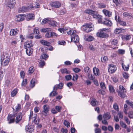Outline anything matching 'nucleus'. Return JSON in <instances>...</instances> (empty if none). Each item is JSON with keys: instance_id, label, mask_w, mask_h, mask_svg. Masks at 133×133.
Wrapping results in <instances>:
<instances>
[{"instance_id": "nucleus-1", "label": "nucleus", "mask_w": 133, "mask_h": 133, "mask_svg": "<svg viewBox=\"0 0 133 133\" xmlns=\"http://www.w3.org/2000/svg\"><path fill=\"white\" fill-rule=\"evenodd\" d=\"M1 64L3 66H6L9 63L10 60V56L9 54L4 53L1 57Z\"/></svg>"}, {"instance_id": "nucleus-2", "label": "nucleus", "mask_w": 133, "mask_h": 133, "mask_svg": "<svg viewBox=\"0 0 133 133\" xmlns=\"http://www.w3.org/2000/svg\"><path fill=\"white\" fill-rule=\"evenodd\" d=\"M116 91L118 93V95L122 98H124L126 96L125 93L126 91V90L122 85L119 86V89H117Z\"/></svg>"}, {"instance_id": "nucleus-3", "label": "nucleus", "mask_w": 133, "mask_h": 133, "mask_svg": "<svg viewBox=\"0 0 133 133\" xmlns=\"http://www.w3.org/2000/svg\"><path fill=\"white\" fill-rule=\"evenodd\" d=\"M36 117L37 114H36L33 115L32 112H30V116L29 117V120H30L32 119V122H34L36 124H37V127L38 128H40L42 127V125L40 124H38L39 121H37L36 120Z\"/></svg>"}, {"instance_id": "nucleus-4", "label": "nucleus", "mask_w": 133, "mask_h": 133, "mask_svg": "<svg viewBox=\"0 0 133 133\" xmlns=\"http://www.w3.org/2000/svg\"><path fill=\"white\" fill-rule=\"evenodd\" d=\"M93 26L92 24H87L83 26L82 29L87 32H88L94 29Z\"/></svg>"}, {"instance_id": "nucleus-5", "label": "nucleus", "mask_w": 133, "mask_h": 133, "mask_svg": "<svg viewBox=\"0 0 133 133\" xmlns=\"http://www.w3.org/2000/svg\"><path fill=\"white\" fill-rule=\"evenodd\" d=\"M107 29L106 28H104L102 29L99 32L97 33L96 35L97 36L102 38H106L108 37L109 35L108 34L105 32L106 30Z\"/></svg>"}, {"instance_id": "nucleus-6", "label": "nucleus", "mask_w": 133, "mask_h": 133, "mask_svg": "<svg viewBox=\"0 0 133 133\" xmlns=\"http://www.w3.org/2000/svg\"><path fill=\"white\" fill-rule=\"evenodd\" d=\"M85 13L92 16L94 18L99 17L100 15H99L97 12L96 11H93L90 9H87L85 11Z\"/></svg>"}, {"instance_id": "nucleus-7", "label": "nucleus", "mask_w": 133, "mask_h": 133, "mask_svg": "<svg viewBox=\"0 0 133 133\" xmlns=\"http://www.w3.org/2000/svg\"><path fill=\"white\" fill-rule=\"evenodd\" d=\"M12 117H15L14 118L15 120V122L16 123H18L22 119V113L20 112L18 114L16 113L15 112H14L12 116Z\"/></svg>"}, {"instance_id": "nucleus-8", "label": "nucleus", "mask_w": 133, "mask_h": 133, "mask_svg": "<svg viewBox=\"0 0 133 133\" xmlns=\"http://www.w3.org/2000/svg\"><path fill=\"white\" fill-rule=\"evenodd\" d=\"M116 70V67L113 64H110L109 65L108 71L109 73L111 74L114 73L115 72Z\"/></svg>"}, {"instance_id": "nucleus-9", "label": "nucleus", "mask_w": 133, "mask_h": 133, "mask_svg": "<svg viewBox=\"0 0 133 133\" xmlns=\"http://www.w3.org/2000/svg\"><path fill=\"white\" fill-rule=\"evenodd\" d=\"M33 45V43H32L31 40L28 41L25 43L24 45V48L25 49L30 48Z\"/></svg>"}, {"instance_id": "nucleus-10", "label": "nucleus", "mask_w": 133, "mask_h": 133, "mask_svg": "<svg viewBox=\"0 0 133 133\" xmlns=\"http://www.w3.org/2000/svg\"><path fill=\"white\" fill-rule=\"evenodd\" d=\"M25 16L26 17V19L27 21L33 20L35 17L34 14L32 13H29L26 15H25Z\"/></svg>"}, {"instance_id": "nucleus-11", "label": "nucleus", "mask_w": 133, "mask_h": 133, "mask_svg": "<svg viewBox=\"0 0 133 133\" xmlns=\"http://www.w3.org/2000/svg\"><path fill=\"white\" fill-rule=\"evenodd\" d=\"M52 7L56 8H58L61 6V3L59 2L55 1L52 2L51 4Z\"/></svg>"}, {"instance_id": "nucleus-12", "label": "nucleus", "mask_w": 133, "mask_h": 133, "mask_svg": "<svg viewBox=\"0 0 133 133\" xmlns=\"http://www.w3.org/2000/svg\"><path fill=\"white\" fill-rule=\"evenodd\" d=\"M21 108V105L19 104H15L13 106V109L14 111H15L16 113H17Z\"/></svg>"}, {"instance_id": "nucleus-13", "label": "nucleus", "mask_w": 133, "mask_h": 133, "mask_svg": "<svg viewBox=\"0 0 133 133\" xmlns=\"http://www.w3.org/2000/svg\"><path fill=\"white\" fill-rule=\"evenodd\" d=\"M49 110V108L46 105H44L43 106V110L42 112V114L44 116L47 115V114Z\"/></svg>"}, {"instance_id": "nucleus-14", "label": "nucleus", "mask_w": 133, "mask_h": 133, "mask_svg": "<svg viewBox=\"0 0 133 133\" xmlns=\"http://www.w3.org/2000/svg\"><path fill=\"white\" fill-rule=\"evenodd\" d=\"M71 42H73L75 43L78 42L79 41V38L78 36L76 34H75L72 36L71 38Z\"/></svg>"}, {"instance_id": "nucleus-15", "label": "nucleus", "mask_w": 133, "mask_h": 133, "mask_svg": "<svg viewBox=\"0 0 133 133\" xmlns=\"http://www.w3.org/2000/svg\"><path fill=\"white\" fill-rule=\"evenodd\" d=\"M117 19V16H116L115 17V19L117 22H119L120 24L122 25L125 26L126 25V23L125 22L121 21L120 19V18L118 16Z\"/></svg>"}, {"instance_id": "nucleus-16", "label": "nucleus", "mask_w": 133, "mask_h": 133, "mask_svg": "<svg viewBox=\"0 0 133 133\" xmlns=\"http://www.w3.org/2000/svg\"><path fill=\"white\" fill-rule=\"evenodd\" d=\"M16 3L15 0H10L8 2L7 6L10 8H13Z\"/></svg>"}, {"instance_id": "nucleus-17", "label": "nucleus", "mask_w": 133, "mask_h": 133, "mask_svg": "<svg viewBox=\"0 0 133 133\" xmlns=\"http://www.w3.org/2000/svg\"><path fill=\"white\" fill-rule=\"evenodd\" d=\"M25 15L23 14V15H18L16 16V20L18 22H20L23 21L25 19Z\"/></svg>"}, {"instance_id": "nucleus-18", "label": "nucleus", "mask_w": 133, "mask_h": 133, "mask_svg": "<svg viewBox=\"0 0 133 133\" xmlns=\"http://www.w3.org/2000/svg\"><path fill=\"white\" fill-rule=\"evenodd\" d=\"M90 103L92 106L93 107L97 106L98 104V102L95 98H92L91 100Z\"/></svg>"}, {"instance_id": "nucleus-19", "label": "nucleus", "mask_w": 133, "mask_h": 133, "mask_svg": "<svg viewBox=\"0 0 133 133\" xmlns=\"http://www.w3.org/2000/svg\"><path fill=\"white\" fill-rule=\"evenodd\" d=\"M103 23L109 26H111L112 25V22L110 20L105 19L103 21Z\"/></svg>"}, {"instance_id": "nucleus-20", "label": "nucleus", "mask_w": 133, "mask_h": 133, "mask_svg": "<svg viewBox=\"0 0 133 133\" xmlns=\"http://www.w3.org/2000/svg\"><path fill=\"white\" fill-rule=\"evenodd\" d=\"M102 12L106 16L108 17H111L112 15V13L111 12L106 9H103Z\"/></svg>"}, {"instance_id": "nucleus-21", "label": "nucleus", "mask_w": 133, "mask_h": 133, "mask_svg": "<svg viewBox=\"0 0 133 133\" xmlns=\"http://www.w3.org/2000/svg\"><path fill=\"white\" fill-rule=\"evenodd\" d=\"M63 85V84L61 83L59 84L55 85L53 89L55 90H56L58 89H61L62 88Z\"/></svg>"}, {"instance_id": "nucleus-22", "label": "nucleus", "mask_w": 133, "mask_h": 133, "mask_svg": "<svg viewBox=\"0 0 133 133\" xmlns=\"http://www.w3.org/2000/svg\"><path fill=\"white\" fill-rule=\"evenodd\" d=\"M18 30L17 29H12L10 31V34L11 36H14L18 33Z\"/></svg>"}, {"instance_id": "nucleus-23", "label": "nucleus", "mask_w": 133, "mask_h": 133, "mask_svg": "<svg viewBox=\"0 0 133 133\" xmlns=\"http://www.w3.org/2000/svg\"><path fill=\"white\" fill-rule=\"evenodd\" d=\"M103 117L104 119L108 120L110 118L111 116L109 113L107 112L103 115Z\"/></svg>"}, {"instance_id": "nucleus-24", "label": "nucleus", "mask_w": 133, "mask_h": 133, "mask_svg": "<svg viewBox=\"0 0 133 133\" xmlns=\"http://www.w3.org/2000/svg\"><path fill=\"white\" fill-rule=\"evenodd\" d=\"M18 11L20 12H24L28 11V8L27 7H22L18 9Z\"/></svg>"}, {"instance_id": "nucleus-25", "label": "nucleus", "mask_w": 133, "mask_h": 133, "mask_svg": "<svg viewBox=\"0 0 133 133\" xmlns=\"http://www.w3.org/2000/svg\"><path fill=\"white\" fill-rule=\"evenodd\" d=\"M93 71L94 74L96 76H99V70L96 67H94L93 69Z\"/></svg>"}, {"instance_id": "nucleus-26", "label": "nucleus", "mask_w": 133, "mask_h": 133, "mask_svg": "<svg viewBox=\"0 0 133 133\" xmlns=\"http://www.w3.org/2000/svg\"><path fill=\"white\" fill-rule=\"evenodd\" d=\"M40 42L43 45L48 46H49L50 44V42L44 40H40Z\"/></svg>"}, {"instance_id": "nucleus-27", "label": "nucleus", "mask_w": 133, "mask_h": 133, "mask_svg": "<svg viewBox=\"0 0 133 133\" xmlns=\"http://www.w3.org/2000/svg\"><path fill=\"white\" fill-rule=\"evenodd\" d=\"M26 54L28 55H30L32 54L33 51V49L31 48L25 49Z\"/></svg>"}, {"instance_id": "nucleus-28", "label": "nucleus", "mask_w": 133, "mask_h": 133, "mask_svg": "<svg viewBox=\"0 0 133 133\" xmlns=\"http://www.w3.org/2000/svg\"><path fill=\"white\" fill-rule=\"evenodd\" d=\"M11 115H9L7 118L8 121V123L11 124L15 122L14 118H11Z\"/></svg>"}, {"instance_id": "nucleus-29", "label": "nucleus", "mask_w": 133, "mask_h": 133, "mask_svg": "<svg viewBox=\"0 0 133 133\" xmlns=\"http://www.w3.org/2000/svg\"><path fill=\"white\" fill-rule=\"evenodd\" d=\"M43 48H42L41 50L42 51L43 53L41 55V57L42 59L46 60V59L48 58V56L47 55L44 53L43 51Z\"/></svg>"}, {"instance_id": "nucleus-30", "label": "nucleus", "mask_w": 133, "mask_h": 133, "mask_svg": "<svg viewBox=\"0 0 133 133\" xmlns=\"http://www.w3.org/2000/svg\"><path fill=\"white\" fill-rule=\"evenodd\" d=\"M50 21V19L48 18H45L42 20L41 23L42 24H45L46 23H48L49 24V21Z\"/></svg>"}, {"instance_id": "nucleus-31", "label": "nucleus", "mask_w": 133, "mask_h": 133, "mask_svg": "<svg viewBox=\"0 0 133 133\" xmlns=\"http://www.w3.org/2000/svg\"><path fill=\"white\" fill-rule=\"evenodd\" d=\"M49 24H50L51 26H52L53 27H54L56 26L57 24V23L55 21H49Z\"/></svg>"}, {"instance_id": "nucleus-32", "label": "nucleus", "mask_w": 133, "mask_h": 133, "mask_svg": "<svg viewBox=\"0 0 133 133\" xmlns=\"http://www.w3.org/2000/svg\"><path fill=\"white\" fill-rule=\"evenodd\" d=\"M109 87L110 92L111 93H113L115 92V90L114 87L112 85H109Z\"/></svg>"}, {"instance_id": "nucleus-33", "label": "nucleus", "mask_w": 133, "mask_h": 133, "mask_svg": "<svg viewBox=\"0 0 133 133\" xmlns=\"http://www.w3.org/2000/svg\"><path fill=\"white\" fill-rule=\"evenodd\" d=\"M76 31L75 30H70L69 31L67 32V34L68 35H70L73 36L75 34L76 32Z\"/></svg>"}, {"instance_id": "nucleus-34", "label": "nucleus", "mask_w": 133, "mask_h": 133, "mask_svg": "<svg viewBox=\"0 0 133 133\" xmlns=\"http://www.w3.org/2000/svg\"><path fill=\"white\" fill-rule=\"evenodd\" d=\"M32 126H29L28 127H26V130L27 131L30 132H32L33 131V129L32 128Z\"/></svg>"}, {"instance_id": "nucleus-35", "label": "nucleus", "mask_w": 133, "mask_h": 133, "mask_svg": "<svg viewBox=\"0 0 133 133\" xmlns=\"http://www.w3.org/2000/svg\"><path fill=\"white\" fill-rule=\"evenodd\" d=\"M35 81L34 79H32L30 82V87L31 88H32L35 86Z\"/></svg>"}, {"instance_id": "nucleus-36", "label": "nucleus", "mask_w": 133, "mask_h": 133, "mask_svg": "<svg viewBox=\"0 0 133 133\" xmlns=\"http://www.w3.org/2000/svg\"><path fill=\"white\" fill-rule=\"evenodd\" d=\"M108 60V58L107 56H103L101 58V61L102 62L105 63Z\"/></svg>"}, {"instance_id": "nucleus-37", "label": "nucleus", "mask_w": 133, "mask_h": 133, "mask_svg": "<svg viewBox=\"0 0 133 133\" xmlns=\"http://www.w3.org/2000/svg\"><path fill=\"white\" fill-rule=\"evenodd\" d=\"M51 29L50 28H44L42 29L41 30V31L42 32H46L51 31Z\"/></svg>"}, {"instance_id": "nucleus-38", "label": "nucleus", "mask_w": 133, "mask_h": 133, "mask_svg": "<svg viewBox=\"0 0 133 133\" xmlns=\"http://www.w3.org/2000/svg\"><path fill=\"white\" fill-rule=\"evenodd\" d=\"M122 29L120 28H116L115 30V33L116 34H119L122 32Z\"/></svg>"}, {"instance_id": "nucleus-39", "label": "nucleus", "mask_w": 133, "mask_h": 133, "mask_svg": "<svg viewBox=\"0 0 133 133\" xmlns=\"http://www.w3.org/2000/svg\"><path fill=\"white\" fill-rule=\"evenodd\" d=\"M123 15L125 17H127L128 18H130L131 17V15L129 13L125 12L123 14Z\"/></svg>"}, {"instance_id": "nucleus-40", "label": "nucleus", "mask_w": 133, "mask_h": 133, "mask_svg": "<svg viewBox=\"0 0 133 133\" xmlns=\"http://www.w3.org/2000/svg\"><path fill=\"white\" fill-rule=\"evenodd\" d=\"M17 92V89H14L11 92V96L14 97L15 96Z\"/></svg>"}, {"instance_id": "nucleus-41", "label": "nucleus", "mask_w": 133, "mask_h": 133, "mask_svg": "<svg viewBox=\"0 0 133 133\" xmlns=\"http://www.w3.org/2000/svg\"><path fill=\"white\" fill-rule=\"evenodd\" d=\"M88 78L91 80H94L95 78V77L93 76L92 74H91L90 73L88 74Z\"/></svg>"}, {"instance_id": "nucleus-42", "label": "nucleus", "mask_w": 133, "mask_h": 133, "mask_svg": "<svg viewBox=\"0 0 133 133\" xmlns=\"http://www.w3.org/2000/svg\"><path fill=\"white\" fill-rule=\"evenodd\" d=\"M98 7L100 8H104L106 7V5L103 3H99L98 4Z\"/></svg>"}, {"instance_id": "nucleus-43", "label": "nucleus", "mask_w": 133, "mask_h": 133, "mask_svg": "<svg viewBox=\"0 0 133 133\" xmlns=\"http://www.w3.org/2000/svg\"><path fill=\"white\" fill-rule=\"evenodd\" d=\"M27 80L26 79H24L21 84L22 86L25 87L27 83Z\"/></svg>"}, {"instance_id": "nucleus-44", "label": "nucleus", "mask_w": 133, "mask_h": 133, "mask_svg": "<svg viewBox=\"0 0 133 133\" xmlns=\"http://www.w3.org/2000/svg\"><path fill=\"white\" fill-rule=\"evenodd\" d=\"M84 70L85 72L87 73L88 74L89 73H91L89 67L88 66L84 68Z\"/></svg>"}, {"instance_id": "nucleus-45", "label": "nucleus", "mask_w": 133, "mask_h": 133, "mask_svg": "<svg viewBox=\"0 0 133 133\" xmlns=\"http://www.w3.org/2000/svg\"><path fill=\"white\" fill-rule=\"evenodd\" d=\"M34 67L33 66H31L30 67L28 70V72L29 74H32L34 71Z\"/></svg>"}, {"instance_id": "nucleus-46", "label": "nucleus", "mask_w": 133, "mask_h": 133, "mask_svg": "<svg viewBox=\"0 0 133 133\" xmlns=\"http://www.w3.org/2000/svg\"><path fill=\"white\" fill-rule=\"evenodd\" d=\"M120 124L121 126L123 128L125 129L127 128V125L123 121H121L120 122Z\"/></svg>"}, {"instance_id": "nucleus-47", "label": "nucleus", "mask_w": 133, "mask_h": 133, "mask_svg": "<svg viewBox=\"0 0 133 133\" xmlns=\"http://www.w3.org/2000/svg\"><path fill=\"white\" fill-rule=\"evenodd\" d=\"M124 113L127 114V111L128 109V108L127 105L126 104H124Z\"/></svg>"}, {"instance_id": "nucleus-48", "label": "nucleus", "mask_w": 133, "mask_h": 133, "mask_svg": "<svg viewBox=\"0 0 133 133\" xmlns=\"http://www.w3.org/2000/svg\"><path fill=\"white\" fill-rule=\"evenodd\" d=\"M101 88L103 90H105L106 89V87L105 85V83L102 82H101L100 83Z\"/></svg>"}, {"instance_id": "nucleus-49", "label": "nucleus", "mask_w": 133, "mask_h": 133, "mask_svg": "<svg viewBox=\"0 0 133 133\" xmlns=\"http://www.w3.org/2000/svg\"><path fill=\"white\" fill-rule=\"evenodd\" d=\"M113 108L115 110L117 111L119 110L118 106L116 103H115L113 105Z\"/></svg>"}, {"instance_id": "nucleus-50", "label": "nucleus", "mask_w": 133, "mask_h": 133, "mask_svg": "<svg viewBox=\"0 0 133 133\" xmlns=\"http://www.w3.org/2000/svg\"><path fill=\"white\" fill-rule=\"evenodd\" d=\"M39 64L40 67L42 68L45 65V62L44 61H40L39 62Z\"/></svg>"}, {"instance_id": "nucleus-51", "label": "nucleus", "mask_w": 133, "mask_h": 133, "mask_svg": "<svg viewBox=\"0 0 133 133\" xmlns=\"http://www.w3.org/2000/svg\"><path fill=\"white\" fill-rule=\"evenodd\" d=\"M64 124L68 128L70 127V123L67 121L65 120L64 122Z\"/></svg>"}, {"instance_id": "nucleus-52", "label": "nucleus", "mask_w": 133, "mask_h": 133, "mask_svg": "<svg viewBox=\"0 0 133 133\" xmlns=\"http://www.w3.org/2000/svg\"><path fill=\"white\" fill-rule=\"evenodd\" d=\"M122 75L123 77L127 79L129 77V74L126 72H123L122 74Z\"/></svg>"}, {"instance_id": "nucleus-53", "label": "nucleus", "mask_w": 133, "mask_h": 133, "mask_svg": "<svg viewBox=\"0 0 133 133\" xmlns=\"http://www.w3.org/2000/svg\"><path fill=\"white\" fill-rule=\"evenodd\" d=\"M122 66L123 69L124 70L128 71L129 69V66L128 65L126 66L125 65H122Z\"/></svg>"}, {"instance_id": "nucleus-54", "label": "nucleus", "mask_w": 133, "mask_h": 133, "mask_svg": "<svg viewBox=\"0 0 133 133\" xmlns=\"http://www.w3.org/2000/svg\"><path fill=\"white\" fill-rule=\"evenodd\" d=\"M100 17H99L97 18H96L98 19V21L99 23H103V21H104L103 19H102V16L100 15Z\"/></svg>"}, {"instance_id": "nucleus-55", "label": "nucleus", "mask_w": 133, "mask_h": 133, "mask_svg": "<svg viewBox=\"0 0 133 133\" xmlns=\"http://www.w3.org/2000/svg\"><path fill=\"white\" fill-rule=\"evenodd\" d=\"M128 116L130 118H133V111H130L128 113Z\"/></svg>"}, {"instance_id": "nucleus-56", "label": "nucleus", "mask_w": 133, "mask_h": 133, "mask_svg": "<svg viewBox=\"0 0 133 133\" xmlns=\"http://www.w3.org/2000/svg\"><path fill=\"white\" fill-rule=\"evenodd\" d=\"M57 94V92L56 91H53L50 94V96H54Z\"/></svg>"}, {"instance_id": "nucleus-57", "label": "nucleus", "mask_w": 133, "mask_h": 133, "mask_svg": "<svg viewBox=\"0 0 133 133\" xmlns=\"http://www.w3.org/2000/svg\"><path fill=\"white\" fill-rule=\"evenodd\" d=\"M45 36L46 37L48 38H50L51 37V32H50L49 31L47 32L45 35Z\"/></svg>"}, {"instance_id": "nucleus-58", "label": "nucleus", "mask_w": 133, "mask_h": 133, "mask_svg": "<svg viewBox=\"0 0 133 133\" xmlns=\"http://www.w3.org/2000/svg\"><path fill=\"white\" fill-rule=\"evenodd\" d=\"M34 7L36 8H38L40 7V5L38 3L35 2L34 4Z\"/></svg>"}, {"instance_id": "nucleus-59", "label": "nucleus", "mask_w": 133, "mask_h": 133, "mask_svg": "<svg viewBox=\"0 0 133 133\" xmlns=\"http://www.w3.org/2000/svg\"><path fill=\"white\" fill-rule=\"evenodd\" d=\"M78 75L77 74H75L74 75L72 79V80L74 81L78 79Z\"/></svg>"}, {"instance_id": "nucleus-60", "label": "nucleus", "mask_w": 133, "mask_h": 133, "mask_svg": "<svg viewBox=\"0 0 133 133\" xmlns=\"http://www.w3.org/2000/svg\"><path fill=\"white\" fill-rule=\"evenodd\" d=\"M55 109L58 112H60L61 110V107L59 106H56Z\"/></svg>"}, {"instance_id": "nucleus-61", "label": "nucleus", "mask_w": 133, "mask_h": 133, "mask_svg": "<svg viewBox=\"0 0 133 133\" xmlns=\"http://www.w3.org/2000/svg\"><path fill=\"white\" fill-rule=\"evenodd\" d=\"M4 26V24L3 23H0V32L3 30Z\"/></svg>"}, {"instance_id": "nucleus-62", "label": "nucleus", "mask_w": 133, "mask_h": 133, "mask_svg": "<svg viewBox=\"0 0 133 133\" xmlns=\"http://www.w3.org/2000/svg\"><path fill=\"white\" fill-rule=\"evenodd\" d=\"M117 40L113 39L111 42V43L112 44L114 45H116L117 44Z\"/></svg>"}, {"instance_id": "nucleus-63", "label": "nucleus", "mask_w": 133, "mask_h": 133, "mask_svg": "<svg viewBox=\"0 0 133 133\" xmlns=\"http://www.w3.org/2000/svg\"><path fill=\"white\" fill-rule=\"evenodd\" d=\"M71 77L72 76L70 75L66 76L65 77V78L67 81L70 80L71 78Z\"/></svg>"}, {"instance_id": "nucleus-64", "label": "nucleus", "mask_w": 133, "mask_h": 133, "mask_svg": "<svg viewBox=\"0 0 133 133\" xmlns=\"http://www.w3.org/2000/svg\"><path fill=\"white\" fill-rule=\"evenodd\" d=\"M101 129L99 128H97L95 129V133H101Z\"/></svg>"}]
</instances>
